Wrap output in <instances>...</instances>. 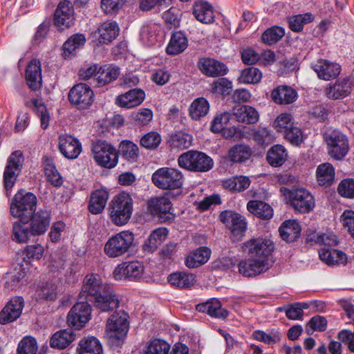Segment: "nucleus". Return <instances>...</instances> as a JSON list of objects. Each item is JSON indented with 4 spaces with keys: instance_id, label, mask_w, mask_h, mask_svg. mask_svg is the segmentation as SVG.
I'll return each instance as SVG.
<instances>
[{
    "instance_id": "nucleus-1",
    "label": "nucleus",
    "mask_w": 354,
    "mask_h": 354,
    "mask_svg": "<svg viewBox=\"0 0 354 354\" xmlns=\"http://www.w3.org/2000/svg\"><path fill=\"white\" fill-rule=\"evenodd\" d=\"M79 300L93 302L94 306L103 312L112 311L119 306V299L111 286L102 283L96 274L84 277Z\"/></svg>"
},
{
    "instance_id": "nucleus-2",
    "label": "nucleus",
    "mask_w": 354,
    "mask_h": 354,
    "mask_svg": "<svg viewBox=\"0 0 354 354\" xmlns=\"http://www.w3.org/2000/svg\"><path fill=\"white\" fill-rule=\"evenodd\" d=\"M128 315L124 311L114 313L106 324L108 344L114 350L120 348L129 330Z\"/></svg>"
},
{
    "instance_id": "nucleus-3",
    "label": "nucleus",
    "mask_w": 354,
    "mask_h": 354,
    "mask_svg": "<svg viewBox=\"0 0 354 354\" xmlns=\"http://www.w3.org/2000/svg\"><path fill=\"white\" fill-rule=\"evenodd\" d=\"M109 217L111 222L118 226L127 224L133 213V200L127 193L115 196L109 206Z\"/></svg>"
},
{
    "instance_id": "nucleus-4",
    "label": "nucleus",
    "mask_w": 354,
    "mask_h": 354,
    "mask_svg": "<svg viewBox=\"0 0 354 354\" xmlns=\"http://www.w3.org/2000/svg\"><path fill=\"white\" fill-rule=\"evenodd\" d=\"M178 164L180 168L189 171L207 172L212 169L214 161L202 151L189 150L178 156Z\"/></svg>"
},
{
    "instance_id": "nucleus-5",
    "label": "nucleus",
    "mask_w": 354,
    "mask_h": 354,
    "mask_svg": "<svg viewBox=\"0 0 354 354\" xmlns=\"http://www.w3.org/2000/svg\"><path fill=\"white\" fill-rule=\"evenodd\" d=\"M154 185L159 189H180L183 184L184 177L180 171L172 167H161L152 175Z\"/></svg>"
},
{
    "instance_id": "nucleus-6",
    "label": "nucleus",
    "mask_w": 354,
    "mask_h": 354,
    "mask_svg": "<svg viewBox=\"0 0 354 354\" xmlns=\"http://www.w3.org/2000/svg\"><path fill=\"white\" fill-rule=\"evenodd\" d=\"M134 241L129 231H122L112 236L104 245V252L110 258H117L127 253Z\"/></svg>"
},
{
    "instance_id": "nucleus-7",
    "label": "nucleus",
    "mask_w": 354,
    "mask_h": 354,
    "mask_svg": "<svg viewBox=\"0 0 354 354\" xmlns=\"http://www.w3.org/2000/svg\"><path fill=\"white\" fill-rule=\"evenodd\" d=\"M242 248L243 252L250 257L259 261H263L265 266H269L268 259L274 250V245L270 239L257 238L251 239L245 242Z\"/></svg>"
},
{
    "instance_id": "nucleus-8",
    "label": "nucleus",
    "mask_w": 354,
    "mask_h": 354,
    "mask_svg": "<svg viewBox=\"0 0 354 354\" xmlns=\"http://www.w3.org/2000/svg\"><path fill=\"white\" fill-rule=\"evenodd\" d=\"M324 140L329 156L337 160L344 159L349 150L347 137L337 130L329 129L324 133Z\"/></svg>"
},
{
    "instance_id": "nucleus-9",
    "label": "nucleus",
    "mask_w": 354,
    "mask_h": 354,
    "mask_svg": "<svg viewBox=\"0 0 354 354\" xmlns=\"http://www.w3.org/2000/svg\"><path fill=\"white\" fill-rule=\"evenodd\" d=\"M92 151L95 162L100 166L112 169L118 162V153L115 148L105 140H97L93 144Z\"/></svg>"
},
{
    "instance_id": "nucleus-10",
    "label": "nucleus",
    "mask_w": 354,
    "mask_h": 354,
    "mask_svg": "<svg viewBox=\"0 0 354 354\" xmlns=\"http://www.w3.org/2000/svg\"><path fill=\"white\" fill-rule=\"evenodd\" d=\"M37 199L31 192H18L10 204V213L15 217H26L35 212Z\"/></svg>"
},
{
    "instance_id": "nucleus-11",
    "label": "nucleus",
    "mask_w": 354,
    "mask_h": 354,
    "mask_svg": "<svg viewBox=\"0 0 354 354\" xmlns=\"http://www.w3.org/2000/svg\"><path fill=\"white\" fill-rule=\"evenodd\" d=\"M24 162V156L20 150L13 151L7 160L3 172V185L7 196L16 183Z\"/></svg>"
},
{
    "instance_id": "nucleus-12",
    "label": "nucleus",
    "mask_w": 354,
    "mask_h": 354,
    "mask_svg": "<svg viewBox=\"0 0 354 354\" xmlns=\"http://www.w3.org/2000/svg\"><path fill=\"white\" fill-rule=\"evenodd\" d=\"M68 100L77 109H87L93 102L94 93L91 87L79 83L74 85L68 93Z\"/></svg>"
},
{
    "instance_id": "nucleus-13",
    "label": "nucleus",
    "mask_w": 354,
    "mask_h": 354,
    "mask_svg": "<svg viewBox=\"0 0 354 354\" xmlns=\"http://www.w3.org/2000/svg\"><path fill=\"white\" fill-rule=\"evenodd\" d=\"M286 197L290 205L299 213H308L315 207L313 195L304 188L289 190Z\"/></svg>"
},
{
    "instance_id": "nucleus-14",
    "label": "nucleus",
    "mask_w": 354,
    "mask_h": 354,
    "mask_svg": "<svg viewBox=\"0 0 354 354\" xmlns=\"http://www.w3.org/2000/svg\"><path fill=\"white\" fill-rule=\"evenodd\" d=\"M145 273V266L139 261H124L118 264L113 271V277L117 280L127 279L139 281Z\"/></svg>"
},
{
    "instance_id": "nucleus-15",
    "label": "nucleus",
    "mask_w": 354,
    "mask_h": 354,
    "mask_svg": "<svg viewBox=\"0 0 354 354\" xmlns=\"http://www.w3.org/2000/svg\"><path fill=\"white\" fill-rule=\"evenodd\" d=\"M353 87L354 78L346 76L328 84L324 89V93L330 100H342L351 93Z\"/></svg>"
},
{
    "instance_id": "nucleus-16",
    "label": "nucleus",
    "mask_w": 354,
    "mask_h": 354,
    "mask_svg": "<svg viewBox=\"0 0 354 354\" xmlns=\"http://www.w3.org/2000/svg\"><path fill=\"white\" fill-rule=\"evenodd\" d=\"M91 310V306L87 301L80 300L72 307L68 314V325L80 330L89 321Z\"/></svg>"
},
{
    "instance_id": "nucleus-17",
    "label": "nucleus",
    "mask_w": 354,
    "mask_h": 354,
    "mask_svg": "<svg viewBox=\"0 0 354 354\" xmlns=\"http://www.w3.org/2000/svg\"><path fill=\"white\" fill-rule=\"evenodd\" d=\"M219 218L235 236L243 235L246 230L245 219L239 213L232 210H225L221 212Z\"/></svg>"
},
{
    "instance_id": "nucleus-18",
    "label": "nucleus",
    "mask_w": 354,
    "mask_h": 354,
    "mask_svg": "<svg viewBox=\"0 0 354 354\" xmlns=\"http://www.w3.org/2000/svg\"><path fill=\"white\" fill-rule=\"evenodd\" d=\"M171 203L167 197H155L149 201L148 209L153 215L158 216L163 222L171 221L174 214L170 212Z\"/></svg>"
},
{
    "instance_id": "nucleus-19",
    "label": "nucleus",
    "mask_w": 354,
    "mask_h": 354,
    "mask_svg": "<svg viewBox=\"0 0 354 354\" xmlns=\"http://www.w3.org/2000/svg\"><path fill=\"white\" fill-rule=\"evenodd\" d=\"M73 10L68 1H61L54 13V24L63 30L74 23Z\"/></svg>"
},
{
    "instance_id": "nucleus-20",
    "label": "nucleus",
    "mask_w": 354,
    "mask_h": 354,
    "mask_svg": "<svg viewBox=\"0 0 354 354\" xmlns=\"http://www.w3.org/2000/svg\"><path fill=\"white\" fill-rule=\"evenodd\" d=\"M24 301L21 297L12 298L0 312V324H6L16 320L21 314Z\"/></svg>"
},
{
    "instance_id": "nucleus-21",
    "label": "nucleus",
    "mask_w": 354,
    "mask_h": 354,
    "mask_svg": "<svg viewBox=\"0 0 354 354\" xmlns=\"http://www.w3.org/2000/svg\"><path fill=\"white\" fill-rule=\"evenodd\" d=\"M58 145L61 153L68 159L77 158L82 151L81 143L71 135H60Z\"/></svg>"
},
{
    "instance_id": "nucleus-22",
    "label": "nucleus",
    "mask_w": 354,
    "mask_h": 354,
    "mask_svg": "<svg viewBox=\"0 0 354 354\" xmlns=\"http://www.w3.org/2000/svg\"><path fill=\"white\" fill-rule=\"evenodd\" d=\"M26 218L36 236L45 233L50 225V213L47 210L40 209L36 212H34Z\"/></svg>"
},
{
    "instance_id": "nucleus-23",
    "label": "nucleus",
    "mask_w": 354,
    "mask_h": 354,
    "mask_svg": "<svg viewBox=\"0 0 354 354\" xmlns=\"http://www.w3.org/2000/svg\"><path fill=\"white\" fill-rule=\"evenodd\" d=\"M263 261L252 257L241 260L238 264L239 272L244 277H255L268 270L269 266H265Z\"/></svg>"
},
{
    "instance_id": "nucleus-24",
    "label": "nucleus",
    "mask_w": 354,
    "mask_h": 354,
    "mask_svg": "<svg viewBox=\"0 0 354 354\" xmlns=\"http://www.w3.org/2000/svg\"><path fill=\"white\" fill-rule=\"evenodd\" d=\"M26 80L29 88L32 91L39 90L41 86V62L33 59L28 64L25 73Z\"/></svg>"
},
{
    "instance_id": "nucleus-25",
    "label": "nucleus",
    "mask_w": 354,
    "mask_h": 354,
    "mask_svg": "<svg viewBox=\"0 0 354 354\" xmlns=\"http://www.w3.org/2000/svg\"><path fill=\"white\" fill-rule=\"evenodd\" d=\"M298 97L297 91L287 85H280L271 92V98L277 104H290Z\"/></svg>"
},
{
    "instance_id": "nucleus-26",
    "label": "nucleus",
    "mask_w": 354,
    "mask_h": 354,
    "mask_svg": "<svg viewBox=\"0 0 354 354\" xmlns=\"http://www.w3.org/2000/svg\"><path fill=\"white\" fill-rule=\"evenodd\" d=\"M314 71L319 78L324 80H330L336 78L341 73L339 64L327 60L320 59L315 64Z\"/></svg>"
},
{
    "instance_id": "nucleus-27",
    "label": "nucleus",
    "mask_w": 354,
    "mask_h": 354,
    "mask_svg": "<svg viewBox=\"0 0 354 354\" xmlns=\"http://www.w3.org/2000/svg\"><path fill=\"white\" fill-rule=\"evenodd\" d=\"M145 97V92L141 89L133 88L120 95L115 100L116 104L123 108L131 109L140 105Z\"/></svg>"
},
{
    "instance_id": "nucleus-28",
    "label": "nucleus",
    "mask_w": 354,
    "mask_h": 354,
    "mask_svg": "<svg viewBox=\"0 0 354 354\" xmlns=\"http://www.w3.org/2000/svg\"><path fill=\"white\" fill-rule=\"evenodd\" d=\"M198 66L203 73L209 77L223 76L228 72L223 63L214 59L203 58L200 59Z\"/></svg>"
},
{
    "instance_id": "nucleus-29",
    "label": "nucleus",
    "mask_w": 354,
    "mask_h": 354,
    "mask_svg": "<svg viewBox=\"0 0 354 354\" xmlns=\"http://www.w3.org/2000/svg\"><path fill=\"white\" fill-rule=\"evenodd\" d=\"M19 221L13 223L12 239L18 243H26L31 236H36L26 217H19Z\"/></svg>"
},
{
    "instance_id": "nucleus-30",
    "label": "nucleus",
    "mask_w": 354,
    "mask_h": 354,
    "mask_svg": "<svg viewBox=\"0 0 354 354\" xmlns=\"http://www.w3.org/2000/svg\"><path fill=\"white\" fill-rule=\"evenodd\" d=\"M232 115L239 122L254 124L259 120V113L252 106L239 105L232 110Z\"/></svg>"
},
{
    "instance_id": "nucleus-31",
    "label": "nucleus",
    "mask_w": 354,
    "mask_h": 354,
    "mask_svg": "<svg viewBox=\"0 0 354 354\" xmlns=\"http://www.w3.org/2000/svg\"><path fill=\"white\" fill-rule=\"evenodd\" d=\"M75 337L72 328L59 330L51 337L50 346L53 348L64 349L75 340Z\"/></svg>"
},
{
    "instance_id": "nucleus-32",
    "label": "nucleus",
    "mask_w": 354,
    "mask_h": 354,
    "mask_svg": "<svg viewBox=\"0 0 354 354\" xmlns=\"http://www.w3.org/2000/svg\"><path fill=\"white\" fill-rule=\"evenodd\" d=\"M319 257L323 262L329 266L346 265L347 263L346 254L337 250L323 248L319 251Z\"/></svg>"
},
{
    "instance_id": "nucleus-33",
    "label": "nucleus",
    "mask_w": 354,
    "mask_h": 354,
    "mask_svg": "<svg viewBox=\"0 0 354 354\" xmlns=\"http://www.w3.org/2000/svg\"><path fill=\"white\" fill-rule=\"evenodd\" d=\"M301 226L294 220L284 221L279 227L281 239L288 243L295 241L301 234Z\"/></svg>"
},
{
    "instance_id": "nucleus-34",
    "label": "nucleus",
    "mask_w": 354,
    "mask_h": 354,
    "mask_svg": "<svg viewBox=\"0 0 354 354\" xmlns=\"http://www.w3.org/2000/svg\"><path fill=\"white\" fill-rule=\"evenodd\" d=\"M211 251L208 248L200 247L190 252L185 259L189 268H195L205 264L209 259Z\"/></svg>"
},
{
    "instance_id": "nucleus-35",
    "label": "nucleus",
    "mask_w": 354,
    "mask_h": 354,
    "mask_svg": "<svg viewBox=\"0 0 354 354\" xmlns=\"http://www.w3.org/2000/svg\"><path fill=\"white\" fill-rule=\"evenodd\" d=\"M97 31L100 35L99 42L109 44L118 35L120 28L115 21H106L98 27Z\"/></svg>"
},
{
    "instance_id": "nucleus-36",
    "label": "nucleus",
    "mask_w": 354,
    "mask_h": 354,
    "mask_svg": "<svg viewBox=\"0 0 354 354\" xmlns=\"http://www.w3.org/2000/svg\"><path fill=\"white\" fill-rule=\"evenodd\" d=\"M247 209L250 213L263 220H270L273 216L272 207L261 201H250L247 204Z\"/></svg>"
},
{
    "instance_id": "nucleus-37",
    "label": "nucleus",
    "mask_w": 354,
    "mask_h": 354,
    "mask_svg": "<svg viewBox=\"0 0 354 354\" xmlns=\"http://www.w3.org/2000/svg\"><path fill=\"white\" fill-rule=\"evenodd\" d=\"M109 193L104 189H97L92 192L88 204V210L93 214H97L104 209Z\"/></svg>"
},
{
    "instance_id": "nucleus-38",
    "label": "nucleus",
    "mask_w": 354,
    "mask_h": 354,
    "mask_svg": "<svg viewBox=\"0 0 354 354\" xmlns=\"http://www.w3.org/2000/svg\"><path fill=\"white\" fill-rule=\"evenodd\" d=\"M120 74L119 68L113 66H100L95 74V80L98 86H103L115 80Z\"/></svg>"
},
{
    "instance_id": "nucleus-39",
    "label": "nucleus",
    "mask_w": 354,
    "mask_h": 354,
    "mask_svg": "<svg viewBox=\"0 0 354 354\" xmlns=\"http://www.w3.org/2000/svg\"><path fill=\"white\" fill-rule=\"evenodd\" d=\"M168 234L166 228L160 227L153 230L143 245V250L147 252H153L163 242Z\"/></svg>"
},
{
    "instance_id": "nucleus-40",
    "label": "nucleus",
    "mask_w": 354,
    "mask_h": 354,
    "mask_svg": "<svg viewBox=\"0 0 354 354\" xmlns=\"http://www.w3.org/2000/svg\"><path fill=\"white\" fill-rule=\"evenodd\" d=\"M316 176L319 185L330 186L335 179L334 167L328 162L321 164L317 168Z\"/></svg>"
},
{
    "instance_id": "nucleus-41",
    "label": "nucleus",
    "mask_w": 354,
    "mask_h": 354,
    "mask_svg": "<svg viewBox=\"0 0 354 354\" xmlns=\"http://www.w3.org/2000/svg\"><path fill=\"white\" fill-rule=\"evenodd\" d=\"M187 47V39L181 32H176L172 34L166 52L168 55H176L183 52Z\"/></svg>"
},
{
    "instance_id": "nucleus-42",
    "label": "nucleus",
    "mask_w": 354,
    "mask_h": 354,
    "mask_svg": "<svg viewBox=\"0 0 354 354\" xmlns=\"http://www.w3.org/2000/svg\"><path fill=\"white\" fill-rule=\"evenodd\" d=\"M193 14L199 21L209 24L214 21L212 7L207 2L198 1L194 6Z\"/></svg>"
},
{
    "instance_id": "nucleus-43",
    "label": "nucleus",
    "mask_w": 354,
    "mask_h": 354,
    "mask_svg": "<svg viewBox=\"0 0 354 354\" xmlns=\"http://www.w3.org/2000/svg\"><path fill=\"white\" fill-rule=\"evenodd\" d=\"M117 153L124 160L135 162L139 157V148L133 142L125 140L120 143Z\"/></svg>"
},
{
    "instance_id": "nucleus-44",
    "label": "nucleus",
    "mask_w": 354,
    "mask_h": 354,
    "mask_svg": "<svg viewBox=\"0 0 354 354\" xmlns=\"http://www.w3.org/2000/svg\"><path fill=\"white\" fill-rule=\"evenodd\" d=\"M168 281L172 286L188 288L194 284L196 280L193 274L178 272L171 274L168 277Z\"/></svg>"
},
{
    "instance_id": "nucleus-45",
    "label": "nucleus",
    "mask_w": 354,
    "mask_h": 354,
    "mask_svg": "<svg viewBox=\"0 0 354 354\" xmlns=\"http://www.w3.org/2000/svg\"><path fill=\"white\" fill-rule=\"evenodd\" d=\"M77 352L79 354H103L101 343L94 337L82 339L79 343Z\"/></svg>"
},
{
    "instance_id": "nucleus-46",
    "label": "nucleus",
    "mask_w": 354,
    "mask_h": 354,
    "mask_svg": "<svg viewBox=\"0 0 354 354\" xmlns=\"http://www.w3.org/2000/svg\"><path fill=\"white\" fill-rule=\"evenodd\" d=\"M27 107H31L36 113L41 121V127L46 129L49 125L50 114L41 100L32 99L25 103Z\"/></svg>"
},
{
    "instance_id": "nucleus-47",
    "label": "nucleus",
    "mask_w": 354,
    "mask_h": 354,
    "mask_svg": "<svg viewBox=\"0 0 354 354\" xmlns=\"http://www.w3.org/2000/svg\"><path fill=\"white\" fill-rule=\"evenodd\" d=\"M209 110V104L205 97H198L191 104L189 109V116L192 120H198L205 116Z\"/></svg>"
},
{
    "instance_id": "nucleus-48",
    "label": "nucleus",
    "mask_w": 354,
    "mask_h": 354,
    "mask_svg": "<svg viewBox=\"0 0 354 354\" xmlns=\"http://www.w3.org/2000/svg\"><path fill=\"white\" fill-rule=\"evenodd\" d=\"M43 165L47 180L55 187H60L63 183V180L61 175L57 171L53 159L46 157L44 160Z\"/></svg>"
},
{
    "instance_id": "nucleus-49",
    "label": "nucleus",
    "mask_w": 354,
    "mask_h": 354,
    "mask_svg": "<svg viewBox=\"0 0 354 354\" xmlns=\"http://www.w3.org/2000/svg\"><path fill=\"white\" fill-rule=\"evenodd\" d=\"M287 156L286 149L282 145H277L268 151L266 159L271 166L279 167L285 162Z\"/></svg>"
},
{
    "instance_id": "nucleus-50",
    "label": "nucleus",
    "mask_w": 354,
    "mask_h": 354,
    "mask_svg": "<svg viewBox=\"0 0 354 354\" xmlns=\"http://www.w3.org/2000/svg\"><path fill=\"white\" fill-rule=\"evenodd\" d=\"M252 155L251 149L244 145H236L228 151V158L234 162H242L248 160Z\"/></svg>"
},
{
    "instance_id": "nucleus-51",
    "label": "nucleus",
    "mask_w": 354,
    "mask_h": 354,
    "mask_svg": "<svg viewBox=\"0 0 354 354\" xmlns=\"http://www.w3.org/2000/svg\"><path fill=\"white\" fill-rule=\"evenodd\" d=\"M85 36L83 34H75L66 40L63 45V55L65 57L73 54L76 49L84 45Z\"/></svg>"
},
{
    "instance_id": "nucleus-52",
    "label": "nucleus",
    "mask_w": 354,
    "mask_h": 354,
    "mask_svg": "<svg viewBox=\"0 0 354 354\" xmlns=\"http://www.w3.org/2000/svg\"><path fill=\"white\" fill-rule=\"evenodd\" d=\"M25 276V272H23L21 268L19 270L15 269L12 272L6 273L4 277L5 288L8 290L18 289L20 287L21 281Z\"/></svg>"
},
{
    "instance_id": "nucleus-53",
    "label": "nucleus",
    "mask_w": 354,
    "mask_h": 354,
    "mask_svg": "<svg viewBox=\"0 0 354 354\" xmlns=\"http://www.w3.org/2000/svg\"><path fill=\"white\" fill-rule=\"evenodd\" d=\"M192 142V136L188 133L180 131L172 134L169 140L171 147L181 150L189 148Z\"/></svg>"
},
{
    "instance_id": "nucleus-54",
    "label": "nucleus",
    "mask_w": 354,
    "mask_h": 354,
    "mask_svg": "<svg viewBox=\"0 0 354 354\" xmlns=\"http://www.w3.org/2000/svg\"><path fill=\"white\" fill-rule=\"evenodd\" d=\"M284 35L285 30L283 28L274 26L263 32L261 40L266 44L272 45L278 42Z\"/></svg>"
},
{
    "instance_id": "nucleus-55",
    "label": "nucleus",
    "mask_w": 354,
    "mask_h": 354,
    "mask_svg": "<svg viewBox=\"0 0 354 354\" xmlns=\"http://www.w3.org/2000/svg\"><path fill=\"white\" fill-rule=\"evenodd\" d=\"M210 88L213 93L225 97L232 91V82L226 77H221L214 80Z\"/></svg>"
},
{
    "instance_id": "nucleus-56",
    "label": "nucleus",
    "mask_w": 354,
    "mask_h": 354,
    "mask_svg": "<svg viewBox=\"0 0 354 354\" xmlns=\"http://www.w3.org/2000/svg\"><path fill=\"white\" fill-rule=\"evenodd\" d=\"M250 180L245 176H236L224 181L225 188L234 192H242L248 188Z\"/></svg>"
},
{
    "instance_id": "nucleus-57",
    "label": "nucleus",
    "mask_w": 354,
    "mask_h": 354,
    "mask_svg": "<svg viewBox=\"0 0 354 354\" xmlns=\"http://www.w3.org/2000/svg\"><path fill=\"white\" fill-rule=\"evenodd\" d=\"M262 78V73L255 67H248L243 69L239 77V81L245 84H257Z\"/></svg>"
},
{
    "instance_id": "nucleus-58",
    "label": "nucleus",
    "mask_w": 354,
    "mask_h": 354,
    "mask_svg": "<svg viewBox=\"0 0 354 354\" xmlns=\"http://www.w3.org/2000/svg\"><path fill=\"white\" fill-rule=\"evenodd\" d=\"M38 346L36 339L31 336L24 337L19 343L17 354H36Z\"/></svg>"
},
{
    "instance_id": "nucleus-59",
    "label": "nucleus",
    "mask_w": 354,
    "mask_h": 354,
    "mask_svg": "<svg viewBox=\"0 0 354 354\" xmlns=\"http://www.w3.org/2000/svg\"><path fill=\"white\" fill-rule=\"evenodd\" d=\"M309 308L308 304L306 302H297L288 305L286 310V317L292 320H302L304 316V309Z\"/></svg>"
},
{
    "instance_id": "nucleus-60",
    "label": "nucleus",
    "mask_w": 354,
    "mask_h": 354,
    "mask_svg": "<svg viewBox=\"0 0 354 354\" xmlns=\"http://www.w3.org/2000/svg\"><path fill=\"white\" fill-rule=\"evenodd\" d=\"M170 345L166 342L156 339L149 342L145 354H169Z\"/></svg>"
},
{
    "instance_id": "nucleus-61",
    "label": "nucleus",
    "mask_w": 354,
    "mask_h": 354,
    "mask_svg": "<svg viewBox=\"0 0 354 354\" xmlns=\"http://www.w3.org/2000/svg\"><path fill=\"white\" fill-rule=\"evenodd\" d=\"M327 320L320 315L313 317L306 324V333L312 335L315 331H325L327 328Z\"/></svg>"
},
{
    "instance_id": "nucleus-62",
    "label": "nucleus",
    "mask_w": 354,
    "mask_h": 354,
    "mask_svg": "<svg viewBox=\"0 0 354 354\" xmlns=\"http://www.w3.org/2000/svg\"><path fill=\"white\" fill-rule=\"evenodd\" d=\"M232 116L229 112H223L216 115L211 122L210 130L214 133H221L226 127Z\"/></svg>"
},
{
    "instance_id": "nucleus-63",
    "label": "nucleus",
    "mask_w": 354,
    "mask_h": 354,
    "mask_svg": "<svg viewBox=\"0 0 354 354\" xmlns=\"http://www.w3.org/2000/svg\"><path fill=\"white\" fill-rule=\"evenodd\" d=\"M313 17L310 13L294 16L289 19V27L295 32H300L303 30L305 24L311 22Z\"/></svg>"
},
{
    "instance_id": "nucleus-64",
    "label": "nucleus",
    "mask_w": 354,
    "mask_h": 354,
    "mask_svg": "<svg viewBox=\"0 0 354 354\" xmlns=\"http://www.w3.org/2000/svg\"><path fill=\"white\" fill-rule=\"evenodd\" d=\"M162 140L160 135L156 131H151L144 135L140 139V145L147 149H155Z\"/></svg>"
}]
</instances>
